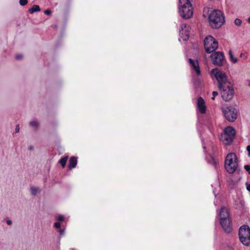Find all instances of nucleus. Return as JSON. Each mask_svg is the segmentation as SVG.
<instances>
[{
  "instance_id": "6e6552de",
  "label": "nucleus",
  "mask_w": 250,
  "mask_h": 250,
  "mask_svg": "<svg viewBox=\"0 0 250 250\" xmlns=\"http://www.w3.org/2000/svg\"><path fill=\"white\" fill-rule=\"evenodd\" d=\"M222 111L226 119L229 122H234L237 117L236 109L231 106H224L222 107Z\"/></svg>"
},
{
  "instance_id": "e433bc0d",
  "label": "nucleus",
  "mask_w": 250,
  "mask_h": 250,
  "mask_svg": "<svg viewBox=\"0 0 250 250\" xmlns=\"http://www.w3.org/2000/svg\"><path fill=\"white\" fill-rule=\"evenodd\" d=\"M33 148H33V146H29V149L30 150H33Z\"/></svg>"
},
{
  "instance_id": "c85d7f7f",
  "label": "nucleus",
  "mask_w": 250,
  "mask_h": 250,
  "mask_svg": "<svg viewBox=\"0 0 250 250\" xmlns=\"http://www.w3.org/2000/svg\"><path fill=\"white\" fill-rule=\"evenodd\" d=\"M22 57V55H20V54H19V55H17L16 56V58L18 60H20L21 59Z\"/></svg>"
},
{
  "instance_id": "6ab92c4d",
  "label": "nucleus",
  "mask_w": 250,
  "mask_h": 250,
  "mask_svg": "<svg viewBox=\"0 0 250 250\" xmlns=\"http://www.w3.org/2000/svg\"><path fill=\"white\" fill-rule=\"evenodd\" d=\"M31 194L33 196H36L41 192L40 188L38 187L31 186L30 188Z\"/></svg>"
},
{
  "instance_id": "f8f14e48",
  "label": "nucleus",
  "mask_w": 250,
  "mask_h": 250,
  "mask_svg": "<svg viewBox=\"0 0 250 250\" xmlns=\"http://www.w3.org/2000/svg\"><path fill=\"white\" fill-rule=\"evenodd\" d=\"M188 62L190 65L192 74L197 77L200 76L201 72L198 61L197 60L189 59Z\"/></svg>"
},
{
  "instance_id": "4468645a",
  "label": "nucleus",
  "mask_w": 250,
  "mask_h": 250,
  "mask_svg": "<svg viewBox=\"0 0 250 250\" xmlns=\"http://www.w3.org/2000/svg\"><path fill=\"white\" fill-rule=\"evenodd\" d=\"M57 221L54 223L53 227L62 235V229L61 228V222H62V215H59L56 218Z\"/></svg>"
},
{
  "instance_id": "ddd939ff",
  "label": "nucleus",
  "mask_w": 250,
  "mask_h": 250,
  "mask_svg": "<svg viewBox=\"0 0 250 250\" xmlns=\"http://www.w3.org/2000/svg\"><path fill=\"white\" fill-rule=\"evenodd\" d=\"M220 224L224 229V231L227 233H229L231 231V227L230 223V218L226 219H222L220 220Z\"/></svg>"
},
{
  "instance_id": "f257e3e1",
  "label": "nucleus",
  "mask_w": 250,
  "mask_h": 250,
  "mask_svg": "<svg viewBox=\"0 0 250 250\" xmlns=\"http://www.w3.org/2000/svg\"><path fill=\"white\" fill-rule=\"evenodd\" d=\"M178 13L185 19H190L193 15V8L189 0H179Z\"/></svg>"
},
{
  "instance_id": "dca6fc26",
  "label": "nucleus",
  "mask_w": 250,
  "mask_h": 250,
  "mask_svg": "<svg viewBox=\"0 0 250 250\" xmlns=\"http://www.w3.org/2000/svg\"><path fill=\"white\" fill-rule=\"evenodd\" d=\"M218 215L219 217L220 220L222 219H226L229 218L228 209L225 207H222L220 208Z\"/></svg>"
},
{
  "instance_id": "c756f323",
  "label": "nucleus",
  "mask_w": 250,
  "mask_h": 250,
  "mask_svg": "<svg viewBox=\"0 0 250 250\" xmlns=\"http://www.w3.org/2000/svg\"><path fill=\"white\" fill-rule=\"evenodd\" d=\"M67 160V157H63V167L65 166V163H66V162Z\"/></svg>"
},
{
  "instance_id": "72a5a7b5",
  "label": "nucleus",
  "mask_w": 250,
  "mask_h": 250,
  "mask_svg": "<svg viewBox=\"0 0 250 250\" xmlns=\"http://www.w3.org/2000/svg\"><path fill=\"white\" fill-rule=\"evenodd\" d=\"M218 93L216 91H213L212 93V95L214 96V97H215L216 96L218 95Z\"/></svg>"
},
{
  "instance_id": "cd10ccee",
  "label": "nucleus",
  "mask_w": 250,
  "mask_h": 250,
  "mask_svg": "<svg viewBox=\"0 0 250 250\" xmlns=\"http://www.w3.org/2000/svg\"><path fill=\"white\" fill-rule=\"evenodd\" d=\"M247 150L249 152L248 156H249V157H250V145L248 146L247 147Z\"/></svg>"
},
{
  "instance_id": "7c9ffc66",
  "label": "nucleus",
  "mask_w": 250,
  "mask_h": 250,
  "mask_svg": "<svg viewBox=\"0 0 250 250\" xmlns=\"http://www.w3.org/2000/svg\"><path fill=\"white\" fill-rule=\"evenodd\" d=\"M19 130H20V127H19V125H18L16 127L15 131H16V133H18V132H19Z\"/></svg>"
},
{
  "instance_id": "2f4dec72",
  "label": "nucleus",
  "mask_w": 250,
  "mask_h": 250,
  "mask_svg": "<svg viewBox=\"0 0 250 250\" xmlns=\"http://www.w3.org/2000/svg\"><path fill=\"white\" fill-rule=\"evenodd\" d=\"M6 223L8 225H11L12 224V221L10 220H7L6 221Z\"/></svg>"
},
{
  "instance_id": "393cba45",
  "label": "nucleus",
  "mask_w": 250,
  "mask_h": 250,
  "mask_svg": "<svg viewBox=\"0 0 250 250\" xmlns=\"http://www.w3.org/2000/svg\"><path fill=\"white\" fill-rule=\"evenodd\" d=\"M245 169L250 174V165H245L244 166Z\"/></svg>"
},
{
  "instance_id": "bb28decb",
  "label": "nucleus",
  "mask_w": 250,
  "mask_h": 250,
  "mask_svg": "<svg viewBox=\"0 0 250 250\" xmlns=\"http://www.w3.org/2000/svg\"><path fill=\"white\" fill-rule=\"evenodd\" d=\"M44 12L45 14L47 15H49L51 14V11L49 10H45Z\"/></svg>"
},
{
  "instance_id": "412c9836",
  "label": "nucleus",
  "mask_w": 250,
  "mask_h": 250,
  "mask_svg": "<svg viewBox=\"0 0 250 250\" xmlns=\"http://www.w3.org/2000/svg\"><path fill=\"white\" fill-rule=\"evenodd\" d=\"M41 10L40 6L38 5H34L29 10V12L30 14H33L36 12H39Z\"/></svg>"
},
{
  "instance_id": "9d476101",
  "label": "nucleus",
  "mask_w": 250,
  "mask_h": 250,
  "mask_svg": "<svg viewBox=\"0 0 250 250\" xmlns=\"http://www.w3.org/2000/svg\"><path fill=\"white\" fill-rule=\"evenodd\" d=\"M212 62L217 65H222L224 61V54L221 52H216L210 55Z\"/></svg>"
},
{
  "instance_id": "f704fd0d",
  "label": "nucleus",
  "mask_w": 250,
  "mask_h": 250,
  "mask_svg": "<svg viewBox=\"0 0 250 250\" xmlns=\"http://www.w3.org/2000/svg\"><path fill=\"white\" fill-rule=\"evenodd\" d=\"M59 163L62 165V157L61 158H60V159L59 160Z\"/></svg>"
},
{
  "instance_id": "aec40b11",
  "label": "nucleus",
  "mask_w": 250,
  "mask_h": 250,
  "mask_svg": "<svg viewBox=\"0 0 250 250\" xmlns=\"http://www.w3.org/2000/svg\"><path fill=\"white\" fill-rule=\"evenodd\" d=\"M29 125L35 130H37L39 126V122L36 119L31 121L29 122Z\"/></svg>"
},
{
  "instance_id": "f03ea898",
  "label": "nucleus",
  "mask_w": 250,
  "mask_h": 250,
  "mask_svg": "<svg viewBox=\"0 0 250 250\" xmlns=\"http://www.w3.org/2000/svg\"><path fill=\"white\" fill-rule=\"evenodd\" d=\"M208 21L212 28H218L224 23L225 17L221 11L214 10L209 14Z\"/></svg>"
},
{
  "instance_id": "4be33fe9",
  "label": "nucleus",
  "mask_w": 250,
  "mask_h": 250,
  "mask_svg": "<svg viewBox=\"0 0 250 250\" xmlns=\"http://www.w3.org/2000/svg\"><path fill=\"white\" fill-rule=\"evenodd\" d=\"M229 59L232 63H235L238 62V59L237 58H235L234 57L231 50H230L229 51Z\"/></svg>"
},
{
  "instance_id": "473e14b6",
  "label": "nucleus",
  "mask_w": 250,
  "mask_h": 250,
  "mask_svg": "<svg viewBox=\"0 0 250 250\" xmlns=\"http://www.w3.org/2000/svg\"><path fill=\"white\" fill-rule=\"evenodd\" d=\"M247 189L250 192V184L247 185Z\"/></svg>"
},
{
  "instance_id": "0eeeda50",
  "label": "nucleus",
  "mask_w": 250,
  "mask_h": 250,
  "mask_svg": "<svg viewBox=\"0 0 250 250\" xmlns=\"http://www.w3.org/2000/svg\"><path fill=\"white\" fill-rule=\"evenodd\" d=\"M235 134L234 129L231 126L226 127L224 133L221 135L220 139L226 145L230 144L234 139Z\"/></svg>"
},
{
  "instance_id": "2eb2a0df",
  "label": "nucleus",
  "mask_w": 250,
  "mask_h": 250,
  "mask_svg": "<svg viewBox=\"0 0 250 250\" xmlns=\"http://www.w3.org/2000/svg\"><path fill=\"white\" fill-rule=\"evenodd\" d=\"M197 105L199 111L201 113H205L206 111V106L204 99L202 97L197 99Z\"/></svg>"
},
{
  "instance_id": "20e7f679",
  "label": "nucleus",
  "mask_w": 250,
  "mask_h": 250,
  "mask_svg": "<svg viewBox=\"0 0 250 250\" xmlns=\"http://www.w3.org/2000/svg\"><path fill=\"white\" fill-rule=\"evenodd\" d=\"M211 77H214L218 82V87L230 83L225 72L219 68H214L210 72Z\"/></svg>"
},
{
  "instance_id": "4c0bfd02",
  "label": "nucleus",
  "mask_w": 250,
  "mask_h": 250,
  "mask_svg": "<svg viewBox=\"0 0 250 250\" xmlns=\"http://www.w3.org/2000/svg\"><path fill=\"white\" fill-rule=\"evenodd\" d=\"M215 97H214V96H213L211 98V99L214 100L215 99Z\"/></svg>"
},
{
  "instance_id": "5701e85b",
  "label": "nucleus",
  "mask_w": 250,
  "mask_h": 250,
  "mask_svg": "<svg viewBox=\"0 0 250 250\" xmlns=\"http://www.w3.org/2000/svg\"><path fill=\"white\" fill-rule=\"evenodd\" d=\"M234 23L236 25H240L242 23V21L239 19H236L234 21Z\"/></svg>"
},
{
  "instance_id": "f3484780",
  "label": "nucleus",
  "mask_w": 250,
  "mask_h": 250,
  "mask_svg": "<svg viewBox=\"0 0 250 250\" xmlns=\"http://www.w3.org/2000/svg\"><path fill=\"white\" fill-rule=\"evenodd\" d=\"M61 238L62 235H59L55 240L53 247L54 250H61Z\"/></svg>"
},
{
  "instance_id": "b1692460",
  "label": "nucleus",
  "mask_w": 250,
  "mask_h": 250,
  "mask_svg": "<svg viewBox=\"0 0 250 250\" xmlns=\"http://www.w3.org/2000/svg\"><path fill=\"white\" fill-rule=\"evenodd\" d=\"M27 0H20V3L22 6H24L27 3Z\"/></svg>"
},
{
  "instance_id": "a878e982",
  "label": "nucleus",
  "mask_w": 250,
  "mask_h": 250,
  "mask_svg": "<svg viewBox=\"0 0 250 250\" xmlns=\"http://www.w3.org/2000/svg\"><path fill=\"white\" fill-rule=\"evenodd\" d=\"M240 56L244 60H246L247 58V55L245 54L241 53Z\"/></svg>"
},
{
  "instance_id": "39448f33",
  "label": "nucleus",
  "mask_w": 250,
  "mask_h": 250,
  "mask_svg": "<svg viewBox=\"0 0 250 250\" xmlns=\"http://www.w3.org/2000/svg\"><path fill=\"white\" fill-rule=\"evenodd\" d=\"M220 90V94L223 100L226 102L230 101L234 95V90L233 84L230 83L218 87Z\"/></svg>"
},
{
  "instance_id": "9b49d317",
  "label": "nucleus",
  "mask_w": 250,
  "mask_h": 250,
  "mask_svg": "<svg viewBox=\"0 0 250 250\" xmlns=\"http://www.w3.org/2000/svg\"><path fill=\"white\" fill-rule=\"evenodd\" d=\"M190 27L187 24H182L179 30L180 40L186 41L188 39Z\"/></svg>"
},
{
  "instance_id": "58836bf2",
  "label": "nucleus",
  "mask_w": 250,
  "mask_h": 250,
  "mask_svg": "<svg viewBox=\"0 0 250 250\" xmlns=\"http://www.w3.org/2000/svg\"><path fill=\"white\" fill-rule=\"evenodd\" d=\"M248 22L250 23V17L248 18Z\"/></svg>"
},
{
  "instance_id": "1a4fd4ad",
  "label": "nucleus",
  "mask_w": 250,
  "mask_h": 250,
  "mask_svg": "<svg viewBox=\"0 0 250 250\" xmlns=\"http://www.w3.org/2000/svg\"><path fill=\"white\" fill-rule=\"evenodd\" d=\"M204 46L208 53L214 51L218 48V42L211 36H207L204 40Z\"/></svg>"
},
{
  "instance_id": "c9c22d12",
  "label": "nucleus",
  "mask_w": 250,
  "mask_h": 250,
  "mask_svg": "<svg viewBox=\"0 0 250 250\" xmlns=\"http://www.w3.org/2000/svg\"><path fill=\"white\" fill-rule=\"evenodd\" d=\"M247 85L250 87V80H247Z\"/></svg>"
},
{
  "instance_id": "7ed1b4c3",
  "label": "nucleus",
  "mask_w": 250,
  "mask_h": 250,
  "mask_svg": "<svg viewBox=\"0 0 250 250\" xmlns=\"http://www.w3.org/2000/svg\"><path fill=\"white\" fill-rule=\"evenodd\" d=\"M238 167V160L234 153H229L226 157L225 167L229 173H233Z\"/></svg>"
},
{
  "instance_id": "423d86ee",
  "label": "nucleus",
  "mask_w": 250,
  "mask_h": 250,
  "mask_svg": "<svg viewBox=\"0 0 250 250\" xmlns=\"http://www.w3.org/2000/svg\"><path fill=\"white\" fill-rule=\"evenodd\" d=\"M239 236L244 245L248 246L250 244V228L249 226L244 225L240 228Z\"/></svg>"
},
{
  "instance_id": "a211bd4d",
  "label": "nucleus",
  "mask_w": 250,
  "mask_h": 250,
  "mask_svg": "<svg viewBox=\"0 0 250 250\" xmlns=\"http://www.w3.org/2000/svg\"><path fill=\"white\" fill-rule=\"evenodd\" d=\"M77 164V159L76 157H71L69 160L68 167L70 169L74 168Z\"/></svg>"
}]
</instances>
